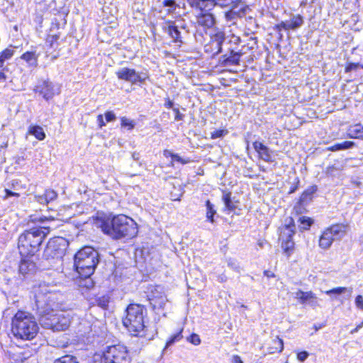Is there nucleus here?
Wrapping results in <instances>:
<instances>
[{"label":"nucleus","instance_id":"nucleus-1","mask_svg":"<svg viewBox=\"0 0 363 363\" xmlns=\"http://www.w3.org/2000/svg\"><path fill=\"white\" fill-rule=\"evenodd\" d=\"M98 227L104 234L115 240H131L138 233L137 223L124 214L99 218Z\"/></svg>","mask_w":363,"mask_h":363},{"label":"nucleus","instance_id":"nucleus-2","mask_svg":"<svg viewBox=\"0 0 363 363\" xmlns=\"http://www.w3.org/2000/svg\"><path fill=\"white\" fill-rule=\"evenodd\" d=\"M49 226L33 227L25 230L18 236V248L21 257H33L50 233Z\"/></svg>","mask_w":363,"mask_h":363},{"label":"nucleus","instance_id":"nucleus-3","mask_svg":"<svg viewBox=\"0 0 363 363\" xmlns=\"http://www.w3.org/2000/svg\"><path fill=\"white\" fill-rule=\"evenodd\" d=\"M10 330L16 340L28 341L37 336L39 326L30 313L18 310L11 318Z\"/></svg>","mask_w":363,"mask_h":363},{"label":"nucleus","instance_id":"nucleus-4","mask_svg":"<svg viewBox=\"0 0 363 363\" xmlns=\"http://www.w3.org/2000/svg\"><path fill=\"white\" fill-rule=\"evenodd\" d=\"M147 315V311L145 306L130 303L125 310V315L122 318L123 325L133 336H140L143 332L145 325V318Z\"/></svg>","mask_w":363,"mask_h":363},{"label":"nucleus","instance_id":"nucleus-5","mask_svg":"<svg viewBox=\"0 0 363 363\" xmlns=\"http://www.w3.org/2000/svg\"><path fill=\"white\" fill-rule=\"evenodd\" d=\"M97 252L91 246H84L74 257V267L82 279L89 278L99 264Z\"/></svg>","mask_w":363,"mask_h":363},{"label":"nucleus","instance_id":"nucleus-6","mask_svg":"<svg viewBox=\"0 0 363 363\" xmlns=\"http://www.w3.org/2000/svg\"><path fill=\"white\" fill-rule=\"evenodd\" d=\"M132 355L129 348L122 343L108 345L98 354L99 363H131Z\"/></svg>","mask_w":363,"mask_h":363},{"label":"nucleus","instance_id":"nucleus-7","mask_svg":"<svg viewBox=\"0 0 363 363\" xmlns=\"http://www.w3.org/2000/svg\"><path fill=\"white\" fill-rule=\"evenodd\" d=\"M280 247L283 254L289 258L296 250V243L294 236L296 234V225L294 219L292 217L288 218V223L282 225L279 228Z\"/></svg>","mask_w":363,"mask_h":363},{"label":"nucleus","instance_id":"nucleus-8","mask_svg":"<svg viewBox=\"0 0 363 363\" xmlns=\"http://www.w3.org/2000/svg\"><path fill=\"white\" fill-rule=\"evenodd\" d=\"M347 228V224L340 223H333L324 228L319 235L318 247L323 250L330 249L335 240V237L342 236Z\"/></svg>","mask_w":363,"mask_h":363},{"label":"nucleus","instance_id":"nucleus-9","mask_svg":"<svg viewBox=\"0 0 363 363\" xmlns=\"http://www.w3.org/2000/svg\"><path fill=\"white\" fill-rule=\"evenodd\" d=\"M190 7L199 11L196 16V24L204 30L210 29L216 24V18L211 12L213 9H208L204 6L201 0H186Z\"/></svg>","mask_w":363,"mask_h":363},{"label":"nucleus","instance_id":"nucleus-10","mask_svg":"<svg viewBox=\"0 0 363 363\" xmlns=\"http://www.w3.org/2000/svg\"><path fill=\"white\" fill-rule=\"evenodd\" d=\"M209 38L204 45L203 50L210 57H213L221 52L225 33L223 30L217 28L210 33Z\"/></svg>","mask_w":363,"mask_h":363},{"label":"nucleus","instance_id":"nucleus-11","mask_svg":"<svg viewBox=\"0 0 363 363\" xmlns=\"http://www.w3.org/2000/svg\"><path fill=\"white\" fill-rule=\"evenodd\" d=\"M41 322L44 328L53 331H64L69 325V319L64 315L46 313L41 316Z\"/></svg>","mask_w":363,"mask_h":363},{"label":"nucleus","instance_id":"nucleus-12","mask_svg":"<svg viewBox=\"0 0 363 363\" xmlns=\"http://www.w3.org/2000/svg\"><path fill=\"white\" fill-rule=\"evenodd\" d=\"M66 249V240L62 237L50 238L45 246L43 256L47 259L62 257Z\"/></svg>","mask_w":363,"mask_h":363},{"label":"nucleus","instance_id":"nucleus-13","mask_svg":"<svg viewBox=\"0 0 363 363\" xmlns=\"http://www.w3.org/2000/svg\"><path fill=\"white\" fill-rule=\"evenodd\" d=\"M118 79L125 82H130L132 84L144 83L150 79L148 72L138 73L135 69L129 67H123L116 72Z\"/></svg>","mask_w":363,"mask_h":363},{"label":"nucleus","instance_id":"nucleus-14","mask_svg":"<svg viewBox=\"0 0 363 363\" xmlns=\"http://www.w3.org/2000/svg\"><path fill=\"white\" fill-rule=\"evenodd\" d=\"M147 299L153 310L163 308L167 302V296L159 289L158 286L150 285L147 287Z\"/></svg>","mask_w":363,"mask_h":363},{"label":"nucleus","instance_id":"nucleus-15","mask_svg":"<svg viewBox=\"0 0 363 363\" xmlns=\"http://www.w3.org/2000/svg\"><path fill=\"white\" fill-rule=\"evenodd\" d=\"M303 23V17L301 14L294 15L290 20V22L281 21L274 25L273 29L279 33L282 30H296Z\"/></svg>","mask_w":363,"mask_h":363},{"label":"nucleus","instance_id":"nucleus-16","mask_svg":"<svg viewBox=\"0 0 363 363\" xmlns=\"http://www.w3.org/2000/svg\"><path fill=\"white\" fill-rule=\"evenodd\" d=\"M35 93L42 96L46 101L52 99L55 95L54 86L48 79L40 82L33 89Z\"/></svg>","mask_w":363,"mask_h":363},{"label":"nucleus","instance_id":"nucleus-17","mask_svg":"<svg viewBox=\"0 0 363 363\" xmlns=\"http://www.w3.org/2000/svg\"><path fill=\"white\" fill-rule=\"evenodd\" d=\"M33 257H21L18 264V272L23 277L33 274L37 272L38 267Z\"/></svg>","mask_w":363,"mask_h":363},{"label":"nucleus","instance_id":"nucleus-18","mask_svg":"<svg viewBox=\"0 0 363 363\" xmlns=\"http://www.w3.org/2000/svg\"><path fill=\"white\" fill-rule=\"evenodd\" d=\"M245 53V52L242 50L235 51L233 49H230L228 53H225L220 57V65L223 66L239 65L240 58Z\"/></svg>","mask_w":363,"mask_h":363},{"label":"nucleus","instance_id":"nucleus-19","mask_svg":"<svg viewBox=\"0 0 363 363\" xmlns=\"http://www.w3.org/2000/svg\"><path fill=\"white\" fill-rule=\"evenodd\" d=\"M252 147L257 152L259 160H263L268 163L274 162L272 152L262 142L257 140L254 141L252 143Z\"/></svg>","mask_w":363,"mask_h":363},{"label":"nucleus","instance_id":"nucleus-20","mask_svg":"<svg viewBox=\"0 0 363 363\" xmlns=\"http://www.w3.org/2000/svg\"><path fill=\"white\" fill-rule=\"evenodd\" d=\"M165 26L163 27V30L166 32L168 35L172 39V42L181 46L182 44V38L181 32L179 30L178 27L175 25L174 21H166L164 22Z\"/></svg>","mask_w":363,"mask_h":363},{"label":"nucleus","instance_id":"nucleus-21","mask_svg":"<svg viewBox=\"0 0 363 363\" xmlns=\"http://www.w3.org/2000/svg\"><path fill=\"white\" fill-rule=\"evenodd\" d=\"M228 4V13L233 16L244 17L250 10L248 6L242 4V0H229Z\"/></svg>","mask_w":363,"mask_h":363},{"label":"nucleus","instance_id":"nucleus-22","mask_svg":"<svg viewBox=\"0 0 363 363\" xmlns=\"http://www.w3.org/2000/svg\"><path fill=\"white\" fill-rule=\"evenodd\" d=\"M60 38V33L55 34H48L45 38V45L48 50H51V53L56 52V55L53 56L54 58H57L59 55V40Z\"/></svg>","mask_w":363,"mask_h":363},{"label":"nucleus","instance_id":"nucleus-23","mask_svg":"<svg viewBox=\"0 0 363 363\" xmlns=\"http://www.w3.org/2000/svg\"><path fill=\"white\" fill-rule=\"evenodd\" d=\"M296 298L301 304H304L308 301H311L312 306H317L318 301L315 294L312 291H303L301 289L296 293Z\"/></svg>","mask_w":363,"mask_h":363},{"label":"nucleus","instance_id":"nucleus-24","mask_svg":"<svg viewBox=\"0 0 363 363\" xmlns=\"http://www.w3.org/2000/svg\"><path fill=\"white\" fill-rule=\"evenodd\" d=\"M347 138L363 140V125L357 123L349 125L347 129Z\"/></svg>","mask_w":363,"mask_h":363},{"label":"nucleus","instance_id":"nucleus-25","mask_svg":"<svg viewBox=\"0 0 363 363\" xmlns=\"http://www.w3.org/2000/svg\"><path fill=\"white\" fill-rule=\"evenodd\" d=\"M316 185H312L303 190L300 194L298 200L308 205L313 199L314 194L317 191Z\"/></svg>","mask_w":363,"mask_h":363},{"label":"nucleus","instance_id":"nucleus-26","mask_svg":"<svg viewBox=\"0 0 363 363\" xmlns=\"http://www.w3.org/2000/svg\"><path fill=\"white\" fill-rule=\"evenodd\" d=\"M222 201L225 205V209L229 212H233L236 209V205L232 200V192L228 189L222 190Z\"/></svg>","mask_w":363,"mask_h":363},{"label":"nucleus","instance_id":"nucleus-27","mask_svg":"<svg viewBox=\"0 0 363 363\" xmlns=\"http://www.w3.org/2000/svg\"><path fill=\"white\" fill-rule=\"evenodd\" d=\"M39 54L35 51H26L23 52L20 58L25 61L28 66L37 67Z\"/></svg>","mask_w":363,"mask_h":363},{"label":"nucleus","instance_id":"nucleus-28","mask_svg":"<svg viewBox=\"0 0 363 363\" xmlns=\"http://www.w3.org/2000/svg\"><path fill=\"white\" fill-rule=\"evenodd\" d=\"M57 197V193L51 189L45 190L43 195L38 196V201L42 204H48L51 201L55 200Z\"/></svg>","mask_w":363,"mask_h":363},{"label":"nucleus","instance_id":"nucleus-29","mask_svg":"<svg viewBox=\"0 0 363 363\" xmlns=\"http://www.w3.org/2000/svg\"><path fill=\"white\" fill-rule=\"evenodd\" d=\"M94 302H91V305L97 306L98 307L106 310L108 308V305L111 302V297L108 294H104L101 296H95L94 298Z\"/></svg>","mask_w":363,"mask_h":363},{"label":"nucleus","instance_id":"nucleus-30","mask_svg":"<svg viewBox=\"0 0 363 363\" xmlns=\"http://www.w3.org/2000/svg\"><path fill=\"white\" fill-rule=\"evenodd\" d=\"M183 332L184 328L181 327L174 334L171 335L165 342L164 349H167L174 343L181 341L184 337Z\"/></svg>","mask_w":363,"mask_h":363},{"label":"nucleus","instance_id":"nucleus-31","mask_svg":"<svg viewBox=\"0 0 363 363\" xmlns=\"http://www.w3.org/2000/svg\"><path fill=\"white\" fill-rule=\"evenodd\" d=\"M283 350L284 341L279 336L272 340V345L268 347L269 352L271 354L280 353Z\"/></svg>","mask_w":363,"mask_h":363},{"label":"nucleus","instance_id":"nucleus-32","mask_svg":"<svg viewBox=\"0 0 363 363\" xmlns=\"http://www.w3.org/2000/svg\"><path fill=\"white\" fill-rule=\"evenodd\" d=\"M28 133L33 135L38 140H43L46 137L43 128L38 125H30Z\"/></svg>","mask_w":363,"mask_h":363},{"label":"nucleus","instance_id":"nucleus-33","mask_svg":"<svg viewBox=\"0 0 363 363\" xmlns=\"http://www.w3.org/2000/svg\"><path fill=\"white\" fill-rule=\"evenodd\" d=\"M298 223H299V228L301 231H306L310 230L311 227L314 223V220L306 216H302L298 218Z\"/></svg>","mask_w":363,"mask_h":363},{"label":"nucleus","instance_id":"nucleus-34","mask_svg":"<svg viewBox=\"0 0 363 363\" xmlns=\"http://www.w3.org/2000/svg\"><path fill=\"white\" fill-rule=\"evenodd\" d=\"M204 6H206L208 9H213L214 7L218 5L222 8H225L229 6V0H201Z\"/></svg>","mask_w":363,"mask_h":363},{"label":"nucleus","instance_id":"nucleus-35","mask_svg":"<svg viewBox=\"0 0 363 363\" xmlns=\"http://www.w3.org/2000/svg\"><path fill=\"white\" fill-rule=\"evenodd\" d=\"M206 220L211 223H213L215 222L214 220V216L216 213V211L214 209V206L210 200L206 201Z\"/></svg>","mask_w":363,"mask_h":363},{"label":"nucleus","instance_id":"nucleus-36","mask_svg":"<svg viewBox=\"0 0 363 363\" xmlns=\"http://www.w3.org/2000/svg\"><path fill=\"white\" fill-rule=\"evenodd\" d=\"M163 155L166 157H171L172 162H177L179 163H181L182 164H186L190 162V160L183 159L179 155L172 153L167 150H164Z\"/></svg>","mask_w":363,"mask_h":363},{"label":"nucleus","instance_id":"nucleus-37","mask_svg":"<svg viewBox=\"0 0 363 363\" xmlns=\"http://www.w3.org/2000/svg\"><path fill=\"white\" fill-rule=\"evenodd\" d=\"M53 363H80L77 357L72 354H65L56 359Z\"/></svg>","mask_w":363,"mask_h":363},{"label":"nucleus","instance_id":"nucleus-38","mask_svg":"<svg viewBox=\"0 0 363 363\" xmlns=\"http://www.w3.org/2000/svg\"><path fill=\"white\" fill-rule=\"evenodd\" d=\"M307 206V204L297 200L293 208L295 215L298 216L306 213L308 212Z\"/></svg>","mask_w":363,"mask_h":363},{"label":"nucleus","instance_id":"nucleus-39","mask_svg":"<svg viewBox=\"0 0 363 363\" xmlns=\"http://www.w3.org/2000/svg\"><path fill=\"white\" fill-rule=\"evenodd\" d=\"M120 121L121 128H125L128 130H132L135 126V121L125 116L121 117Z\"/></svg>","mask_w":363,"mask_h":363},{"label":"nucleus","instance_id":"nucleus-40","mask_svg":"<svg viewBox=\"0 0 363 363\" xmlns=\"http://www.w3.org/2000/svg\"><path fill=\"white\" fill-rule=\"evenodd\" d=\"M359 68L363 69V63L348 62L345 65V72L349 73L352 71L357 70Z\"/></svg>","mask_w":363,"mask_h":363},{"label":"nucleus","instance_id":"nucleus-41","mask_svg":"<svg viewBox=\"0 0 363 363\" xmlns=\"http://www.w3.org/2000/svg\"><path fill=\"white\" fill-rule=\"evenodd\" d=\"M337 150H344L354 147L357 146L356 143L352 140H345L342 143H336Z\"/></svg>","mask_w":363,"mask_h":363},{"label":"nucleus","instance_id":"nucleus-42","mask_svg":"<svg viewBox=\"0 0 363 363\" xmlns=\"http://www.w3.org/2000/svg\"><path fill=\"white\" fill-rule=\"evenodd\" d=\"M228 133L227 129H217L211 133V139L215 140L216 138H221Z\"/></svg>","mask_w":363,"mask_h":363},{"label":"nucleus","instance_id":"nucleus-43","mask_svg":"<svg viewBox=\"0 0 363 363\" xmlns=\"http://www.w3.org/2000/svg\"><path fill=\"white\" fill-rule=\"evenodd\" d=\"M14 54V50L6 48L0 52V58L4 61L9 60Z\"/></svg>","mask_w":363,"mask_h":363},{"label":"nucleus","instance_id":"nucleus-44","mask_svg":"<svg viewBox=\"0 0 363 363\" xmlns=\"http://www.w3.org/2000/svg\"><path fill=\"white\" fill-rule=\"evenodd\" d=\"M186 340L196 346L200 345L201 342L199 335L194 333H191L189 337H187Z\"/></svg>","mask_w":363,"mask_h":363},{"label":"nucleus","instance_id":"nucleus-45","mask_svg":"<svg viewBox=\"0 0 363 363\" xmlns=\"http://www.w3.org/2000/svg\"><path fill=\"white\" fill-rule=\"evenodd\" d=\"M299 186H300V179L298 177H296L294 179L293 184L289 187L288 194H292L295 193L298 189Z\"/></svg>","mask_w":363,"mask_h":363},{"label":"nucleus","instance_id":"nucleus-46","mask_svg":"<svg viewBox=\"0 0 363 363\" xmlns=\"http://www.w3.org/2000/svg\"><path fill=\"white\" fill-rule=\"evenodd\" d=\"M346 291H347V289L345 287L338 286V287H335L330 290L326 291L325 294L328 295L340 294L345 293Z\"/></svg>","mask_w":363,"mask_h":363},{"label":"nucleus","instance_id":"nucleus-47","mask_svg":"<svg viewBox=\"0 0 363 363\" xmlns=\"http://www.w3.org/2000/svg\"><path fill=\"white\" fill-rule=\"evenodd\" d=\"M104 118L106 123L116 120V116L113 111H106L104 113Z\"/></svg>","mask_w":363,"mask_h":363},{"label":"nucleus","instance_id":"nucleus-48","mask_svg":"<svg viewBox=\"0 0 363 363\" xmlns=\"http://www.w3.org/2000/svg\"><path fill=\"white\" fill-rule=\"evenodd\" d=\"M4 195L3 196V199H9V197H17L18 198L20 196V194L19 193H17V192H15V191H12L10 189H4Z\"/></svg>","mask_w":363,"mask_h":363},{"label":"nucleus","instance_id":"nucleus-49","mask_svg":"<svg viewBox=\"0 0 363 363\" xmlns=\"http://www.w3.org/2000/svg\"><path fill=\"white\" fill-rule=\"evenodd\" d=\"M309 356V353L307 351H299L296 353V358L300 362L305 361Z\"/></svg>","mask_w":363,"mask_h":363},{"label":"nucleus","instance_id":"nucleus-50","mask_svg":"<svg viewBox=\"0 0 363 363\" xmlns=\"http://www.w3.org/2000/svg\"><path fill=\"white\" fill-rule=\"evenodd\" d=\"M96 123L99 128H102L106 125L105 119L104 118V116L102 114H99L96 116Z\"/></svg>","mask_w":363,"mask_h":363},{"label":"nucleus","instance_id":"nucleus-51","mask_svg":"<svg viewBox=\"0 0 363 363\" xmlns=\"http://www.w3.org/2000/svg\"><path fill=\"white\" fill-rule=\"evenodd\" d=\"M164 7H171L174 9L177 6L175 0H164L162 3Z\"/></svg>","mask_w":363,"mask_h":363},{"label":"nucleus","instance_id":"nucleus-52","mask_svg":"<svg viewBox=\"0 0 363 363\" xmlns=\"http://www.w3.org/2000/svg\"><path fill=\"white\" fill-rule=\"evenodd\" d=\"M356 306L363 311V296L362 295H357L355 298Z\"/></svg>","mask_w":363,"mask_h":363},{"label":"nucleus","instance_id":"nucleus-53","mask_svg":"<svg viewBox=\"0 0 363 363\" xmlns=\"http://www.w3.org/2000/svg\"><path fill=\"white\" fill-rule=\"evenodd\" d=\"M173 111L174 113L175 121H182L184 119V116L180 113L179 109L178 108H174Z\"/></svg>","mask_w":363,"mask_h":363},{"label":"nucleus","instance_id":"nucleus-54","mask_svg":"<svg viewBox=\"0 0 363 363\" xmlns=\"http://www.w3.org/2000/svg\"><path fill=\"white\" fill-rule=\"evenodd\" d=\"M280 0H271V8L274 10H278L282 7V4L279 3Z\"/></svg>","mask_w":363,"mask_h":363},{"label":"nucleus","instance_id":"nucleus-55","mask_svg":"<svg viewBox=\"0 0 363 363\" xmlns=\"http://www.w3.org/2000/svg\"><path fill=\"white\" fill-rule=\"evenodd\" d=\"M52 220V218H48L46 216H41L38 218H35L32 220V222L33 223H43L46 220Z\"/></svg>","mask_w":363,"mask_h":363},{"label":"nucleus","instance_id":"nucleus-56","mask_svg":"<svg viewBox=\"0 0 363 363\" xmlns=\"http://www.w3.org/2000/svg\"><path fill=\"white\" fill-rule=\"evenodd\" d=\"M164 101L165 102L164 105L166 108H171L173 107L174 103L169 97L165 98Z\"/></svg>","mask_w":363,"mask_h":363},{"label":"nucleus","instance_id":"nucleus-57","mask_svg":"<svg viewBox=\"0 0 363 363\" xmlns=\"http://www.w3.org/2000/svg\"><path fill=\"white\" fill-rule=\"evenodd\" d=\"M232 363H244L241 357L238 354H234L232 357Z\"/></svg>","mask_w":363,"mask_h":363},{"label":"nucleus","instance_id":"nucleus-58","mask_svg":"<svg viewBox=\"0 0 363 363\" xmlns=\"http://www.w3.org/2000/svg\"><path fill=\"white\" fill-rule=\"evenodd\" d=\"M263 274L267 278H274L276 277V274H274V272H273L271 270H264L263 272Z\"/></svg>","mask_w":363,"mask_h":363},{"label":"nucleus","instance_id":"nucleus-59","mask_svg":"<svg viewBox=\"0 0 363 363\" xmlns=\"http://www.w3.org/2000/svg\"><path fill=\"white\" fill-rule=\"evenodd\" d=\"M217 279L219 282L224 283V282L227 281L228 277L225 274H221L218 276Z\"/></svg>","mask_w":363,"mask_h":363},{"label":"nucleus","instance_id":"nucleus-60","mask_svg":"<svg viewBox=\"0 0 363 363\" xmlns=\"http://www.w3.org/2000/svg\"><path fill=\"white\" fill-rule=\"evenodd\" d=\"M362 326H363V320L360 323H359L354 329H352L350 331V333L354 334V333L358 332L359 330L362 328Z\"/></svg>","mask_w":363,"mask_h":363},{"label":"nucleus","instance_id":"nucleus-61","mask_svg":"<svg viewBox=\"0 0 363 363\" xmlns=\"http://www.w3.org/2000/svg\"><path fill=\"white\" fill-rule=\"evenodd\" d=\"M267 243V242L265 239H259L257 242V245L259 247L262 248V247H264V245H266Z\"/></svg>","mask_w":363,"mask_h":363},{"label":"nucleus","instance_id":"nucleus-62","mask_svg":"<svg viewBox=\"0 0 363 363\" xmlns=\"http://www.w3.org/2000/svg\"><path fill=\"white\" fill-rule=\"evenodd\" d=\"M325 325H326V322L325 321L324 323H322L315 324L313 325V328L315 329V331L317 332L318 330H320L323 327L325 326Z\"/></svg>","mask_w":363,"mask_h":363},{"label":"nucleus","instance_id":"nucleus-63","mask_svg":"<svg viewBox=\"0 0 363 363\" xmlns=\"http://www.w3.org/2000/svg\"><path fill=\"white\" fill-rule=\"evenodd\" d=\"M326 150L330 151V152L338 151L337 145H336V143L333 145H331V146H329V147H326Z\"/></svg>","mask_w":363,"mask_h":363},{"label":"nucleus","instance_id":"nucleus-64","mask_svg":"<svg viewBox=\"0 0 363 363\" xmlns=\"http://www.w3.org/2000/svg\"><path fill=\"white\" fill-rule=\"evenodd\" d=\"M6 79V75L5 74V70L0 69V80H5Z\"/></svg>","mask_w":363,"mask_h":363}]
</instances>
